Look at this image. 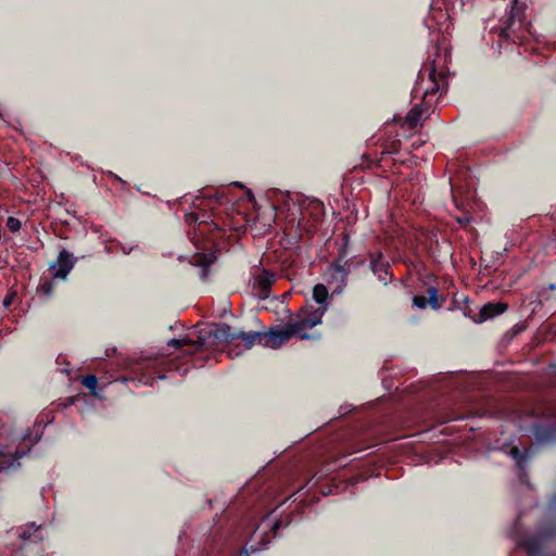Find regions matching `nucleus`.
I'll list each match as a JSON object with an SVG mask.
<instances>
[{
    "mask_svg": "<svg viewBox=\"0 0 556 556\" xmlns=\"http://www.w3.org/2000/svg\"><path fill=\"white\" fill-rule=\"evenodd\" d=\"M421 110L418 106L413 108L405 117V123L410 127L415 128L420 121Z\"/></svg>",
    "mask_w": 556,
    "mask_h": 556,
    "instance_id": "obj_12",
    "label": "nucleus"
},
{
    "mask_svg": "<svg viewBox=\"0 0 556 556\" xmlns=\"http://www.w3.org/2000/svg\"><path fill=\"white\" fill-rule=\"evenodd\" d=\"M236 336L237 333H233L227 324L219 325L214 331V338L219 341H232L236 339Z\"/></svg>",
    "mask_w": 556,
    "mask_h": 556,
    "instance_id": "obj_11",
    "label": "nucleus"
},
{
    "mask_svg": "<svg viewBox=\"0 0 556 556\" xmlns=\"http://www.w3.org/2000/svg\"><path fill=\"white\" fill-rule=\"evenodd\" d=\"M510 455L517 462V465L522 467L526 460L530 457V451L526 450L525 453L521 454L517 447H513L510 450Z\"/></svg>",
    "mask_w": 556,
    "mask_h": 556,
    "instance_id": "obj_13",
    "label": "nucleus"
},
{
    "mask_svg": "<svg viewBox=\"0 0 556 556\" xmlns=\"http://www.w3.org/2000/svg\"><path fill=\"white\" fill-rule=\"evenodd\" d=\"M508 1L511 3V5H513V7H514V5L516 4V2H517V0H508Z\"/></svg>",
    "mask_w": 556,
    "mask_h": 556,
    "instance_id": "obj_29",
    "label": "nucleus"
},
{
    "mask_svg": "<svg viewBox=\"0 0 556 556\" xmlns=\"http://www.w3.org/2000/svg\"><path fill=\"white\" fill-rule=\"evenodd\" d=\"M236 186L237 187H242V185L240 182H236Z\"/></svg>",
    "mask_w": 556,
    "mask_h": 556,
    "instance_id": "obj_31",
    "label": "nucleus"
},
{
    "mask_svg": "<svg viewBox=\"0 0 556 556\" xmlns=\"http://www.w3.org/2000/svg\"><path fill=\"white\" fill-rule=\"evenodd\" d=\"M371 269L374 274L378 276V279L382 281L384 285L388 283V281L391 279V276L389 275V265L382 263L379 258L371 261Z\"/></svg>",
    "mask_w": 556,
    "mask_h": 556,
    "instance_id": "obj_9",
    "label": "nucleus"
},
{
    "mask_svg": "<svg viewBox=\"0 0 556 556\" xmlns=\"http://www.w3.org/2000/svg\"><path fill=\"white\" fill-rule=\"evenodd\" d=\"M7 465H8V466H11V465H12V462H8V463H7V462H4V460H1V462H0V468L5 467Z\"/></svg>",
    "mask_w": 556,
    "mask_h": 556,
    "instance_id": "obj_26",
    "label": "nucleus"
},
{
    "mask_svg": "<svg viewBox=\"0 0 556 556\" xmlns=\"http://www.w3.org/2000/svg\"><path fill=\"white\" fill-rule=\"evenodd\" d=\"M551 535L549 532L542 530L540 533L530 539L515 538L516 543L519 547H523L527 551L528 556H540V551L543 542Z\"/></svg>",
    "mask_w": 556,
    "mask_h": 556,
    "instance_id": "obj_2",
    "label": "nucleus"
},
{
    "mask_svg": "<svg viewBox=\"0 0 556 556\" xmlns=\"http://www.w3.org/2000/svg\"><path fill=\"white\" fill-rule=\"evenodd\" d=\"M457 222H458L459 224H468V223H469V218H467V217L458 218V219H457Z\"/></svg>",
    "mask_w": 556,
    "mask_h": 556,
    "instance_id": "obj_25",
    "label": "nucleus"
},
{
    "mask_svg": "<svg viewBox=\"0 0 556 556\" xmlns=\"http://www.w3.org/2000/svg\"><path fill=\"white\" fill-rule=\"evenodd\" d=\"M507 304L503 302L488 303L480 309L479 321H485L490 318L496 317L507 309Z\"/></svg>",
    "mask_w": 556,
    "mask_h": 556,
    "instance_id": "obj_5",
    "label": "nucleus"
},
{
    "mask_svg": "<svg viewBox=\"0 0 556 556\" xmlns=\"http://www.w3.org/2000/svg\"><path fill=\"white\" fill-rule=\"evenodd\" d=\"M81 383L84 387L93 392L98 386V379L94 375H87L83 378Z\"/></svg>",
    "mask_w": 556,
    "mask_h": 556,
    "instance_id": "obj_15",
    "label": "nucleus"
},
{
    "mask_svg": "<svg viewBox=\"0 0 556 556\" xmlns=\"http://www.w3.org/2000/svg\"><path fill=\"white\" fill-rule=\"evenodd\" d=\"M17 535L24 543L42 540V535L39 533V527L33 522L20 529Z\"/></svg>",
    "mask_w": 556,
    "mask_h": 556,
    "instance_id": "obj_7",
    "label": "nucleus"
},
{
    "mask_svg": "<svg viewBox=\"0 0 556 556\" xmlns=\"http://www.w3.org/2000/svg\"><path fill=\"white\" fill-rule=\"evenodd\" d=\"M251 552H256L258 548L254 547L253 545L250 547Z\"/></svg>",
    "mask_w": 556,
    "mask_h": 556,
    "instance_id": "obj_30",
    "label": "nucleus"
},
{
    "mask_svg": "<svg viewBox=\"0 0 556 556\" xmlns=\"http://www.w3.org/2000/svg\"><path fill=\"white\" fill-rule=\"evenodd\" d=\"M275 280V275L265 269H262L258 274L254 275L253 288L257 290L260 298H267L270 287Z\"/></svg>",
    "mask_w": 556,
    "mask_h": 556,
    "instance_id": "obj_4",
    "label": "nucleus"
},
{
    "mask_svg": "<svg viewBox=\"0 0 556 556\" xmlns=\"http://www.w3.org/2000/svg\"><path fill=\"white\" fill-rule=\"evenodd\" d=\"M236 339H241L244 344V350H250L257 341H262L265 339L266 341L263 343L265 346H268L266 343L268 342V332H238Z\"/></svg>",
    "mask_w": 556,
    "mask_h": 556,
    "instance_id": "obj_6",
    "label": "nucleus"
},
{
    "mask_svg": "<svg viewBox=\"0 0 556 556\" xmlns=\"http://www.w3.org/2000/svg\"><path fill=\"white\" fill-rule=\"evenodd\" d=\"M328 298H329L328 289L324 285L318 283L314 287L313 300L317 304V306L315 308L325 307V313H326L328 309V304H329Z\"/></svg>",
    "mask_w": 556,
    "mask_h": 556,
    "instance_id": "obj_8",
    "label": "nucleus"
},
{
    "mask_svg": "<svg viewBox=\"0 0 556 556\" xmlns=\"http://www.w3.org/2000/svg\"><path fill=\"white\" fill-rule=\"evenodd\" d=\"M12 298H13V295H9V296H7V298L3 300V305H4L5 307H8V306L11 304V302H12Z\"/></svg>",
    "mask_w": 556,
    "mask_h": 556,
    "instance_id": "obj_23",
    "label": "nucleus"
},
{
    "mask_svg": "<svg viewBox=\"0 0 556 556\" xmlns=\"http://www.w3.org/2000/svg\"><path fill=\"white\" fill-rule=\"evenodd\" d=\"M413 302L418 308H426L428 305V299L424 295L414 296Z\"/></svg>",
    "mask_w": 556,
    "mask_h": 556,
    "instance_id": "obj_17",
    "label": "nucleus"
},
{
    "mask_svg": "<svg viewBox=\"0 0 556 556\" xmlns=\"http://www.w3.org/2000/svg\"><path fill=\"white\" fill-rule=\"evenodd\" d=\"M430 298L428 300V304H431L433 307H438L437 303V290L434 288L429 289Z\"/></svg>",
    "mask_w": 556,
    "mask_h": 556,
    "instance_id": "obj_19",
    "label": "nucleus"
},
{
    "mask_svg": "<svg viewBox=\"0 0 556 556\" xmlns=\"http://www.w3.org/2000/svg\"><path fill=\"white\" fill-rule=\"evenodd\" d=\"M189 341L188 340H185V339H172L168 341V345L169 346H174L175 349H180L182 348L185 344H187Z\"/></svg>",
    "mask_w": 556,
    "mask_h": 556,
    "instance_id": "obj_18",
    "label": "nucleus"
},
{
    "mask_svg": "<svg viewBox=\"0 0 556 556\" xmlns=\"http://www.w3.org/2000/svg\"><path fill=\"white\" fill-rule=\"evenodd\" d=\"M349 268L345 267V264H340L336 262L329 267V275L332 279L339 280L342 283H345V280L349 275Z\"/></svg>",
    "mask_w": 556,
    "mask_h": 556,
    "instance_id": "obj_10",
    "label": "nucleus"
},
{
    "mask_svg": "<svg viewBox=\"0 0 556 556\" xmlns=\"http://www.w3.org/2000/svg\"><path fill=\"white\" fill-rule=\"evenodd\" d=\"M8 455H11V453H4L3 451L0 450V457H7Z\"/></svg>",
    "mask_w": 556,
    "mask_h": 556,
    "instance_id": "obj_28",
    "label": "nucleus"
},
{
    "mask_svg": "<svg viewBox=\"0 0 556 556\" xmlns=\"http://www.w3.org/2000/svg\"><path fill=\"white\" fill-rule=\"evenodd\" d=\"M21 226H22V224H21V220H20L18 218H15V217H12V216H11V217H9V218L7 219V227H8L11 231H13V232L18 231V230L21 229Z\"/></svg>",
    "mask_w": 556,
    "mask_h": 556,
    "instance_id": "obj_16",
    "label": "nucleus"
},
{
    "mask_svg": "<svg viewBox=\"0 0 556 556\" xmlns=\"http://www.w3.org/2000/svg\"><path fill=\"white\" fill-rule=\"evenodd\" d=\"M42 289L46 291V293L49 294L52 291V286H51V283H47V285L42 286Z\"/></svg>",
    "mask_w": 556,
    "mask_h": 556,
    "instance_id": "obj_24",
    "label": "nucleus"
},
{
    "mask_svg": "<svg viewBox=\"0 0 556 556\" xmlns=\"http://www.w3.org/2000/svg\"><path fill=\"white\" fill-rule=\"evenodd\" d=\"M197 262L201 266L208 267L210 264L212 263V258L211 257L208 258L206 255H204V256H201Z\"/></svg>",
    "mask_w": 556,
    "mask_h": 556,
    "instance_id": "obj_21",
    "label": "nucleus"
},
{
    "mask_svg": "<svg viewBox=\"0 0 556 556\" xmlns=\"http://www.w3.org/2000/svg\"><path fill=\"white\" fill-rule=\"evenodd\" d=\"M242 353V350H239L238 346L231 348L228 350V355L230 357L239 356Z\"/></svg>",
    "mask_w": 556,
    "mask_h": 556,
    "instance_id": "obj_22",
    "label": "nucleus"
},
{
    "mask_svg": "<svg viewBox=\"0 0 556 556\" xmlns=\"http://www.w3.org/2000/svg\"><path fill=\"white\" fill-rule=\"evenodd\" d=\"M260 535H261V534H260V528H257V529L255 530V532L253 533V539H254V540H256Z\"/></svg>",
    "mask_w": 556,
    "mask_h": 556,
    "instance_id": "obj_27",
    "label": "nucleus"
},
{
    "mask_svg": "<svg viewBox=\"0 0 556 556\" xmlns=\"http://www.w3.org/2000/svg\"><path fill=\"white\" fill-rule=\"evenodd\" d=\"M325 315V307L314 308V305L307 303L300 313L286 325L282 329H271L268 332V348L278 349L289 341L292 336H298L301 339H309L306 330L321 324Z\"/></svg>",
    "mask_w": 556,
    "mask_h": 556,
    "instance_id": "obj_1",
    "label": "nucleus"
},
{
    "mask_svg": "<svg viewBox=\"0 0 556 556\" xmlns=\"http://www.w3.org/2000/svg\"><path fill=\"white\" fill-rule=\"evenodd\" d=\"M73 267V255L70 252L63 250L59 253L58 260L54 264H52L51 269L53 270V276L55 278L65 279Z\"/></svg>",
    "mask_w": 556,
    "mask_h": 556,
    "instance_id": "obj_3",
    "label": "nucleus"
},
{
    "mask_svg": "<svg viewBox=\"0 0 556 556\" xmlns=\"http://www.w3.org/2000/svg\"><path fill=\"white\" fill-rule=\"evenodd\" d=\"M510 26H511V24H509L506 27L501 28L498 36L502 38L509 39L510 38Z\"/></svg>",
    "mask_w": 556,
    "mask_h": 556,
    "instance_id": "obj_20",
    "label": "nucleus"
},
{
    "mask_svg": "<svg viewBox=\"0 0 556 556\" xmlns=\"http://www.w3.org/2000/svg\"><path fill=\"white\" fill-rule=\"evenodd\" d=\"M434 77H435V72H434V70H432L429 73V81L431 83V86L427 87L422 90L424 96L434 94L439 90V85L435 81Z\"/></svg>",
    "mask_w": 556,
    "mask_h": 556,
    "instance_id": "obj_14",
    "label": "nucleus"
}]
</instances>
